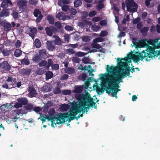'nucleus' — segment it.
<instances>
[{
  "mask_svg": "<svg viewBox=\"0 0 160 160\" xmlns=\"http://www.w3.org/2000/svg\"><path fill=\"white\" fill-rule=\"evenodd\" d=\"M158 39L150 40L149 41L145 39L140 41L138 43H136L137 44V47L139 48L146 47L147 51L146 54L148 57H150L151 56L150 54L153 52L154 49L158 48L160 47L158 45H156V44H158Z\"/></svg>",
  "mask_w": 160,
  "mask_h": 160,
  "instance_id": "obj_1",
  "label": "nucleus"
},
{
  "mask_svg": "<svg viewBox=\"0 0 160 160\" xmlns=\"http://www.w3.org/2000/svg\"><path fill=\"white\" fill-rule=\"evenodd\" d=\"M107 71L110 75H108V78L110 79H112L118 83H120L122 82L123 78H125L123 73L121 70H120V73L119 74H116L117 71V68L116 67L113 66L110 67L109 65L107 66Z\"/></svg>",
  "mask_w": 160,
  "mask_h": 160,
  "instance_id": "obj_2",
  "label": "nucleus"
},
{
  "mask_svg": "<svg viewBox=\"0 0 160 160\" xmlns=\"http://www.w3.org/2000/svg\"><path fill=\"white\" fill-rule=\"evenodd\" d=\"M85 94H78L75 95V97L77 100L78 101L80 106L85 108L86 112H87L91 107L90 104L87 101H84L82 100V97H84Z\"/></svg>",
  "mask_w": 160,
  "mask_h": 160,
  "instance_id": "obj_3",
  "label": "nucleus"
},
{
  "mask_svg": "<svg viewBox=\"0 0 160 160\" xmlns=\"http://www.w3.org/2000/svg\"><path fill=\"white\" fill-rule=\"evenodd\" d=\"M131 54L128 55V57H125L124 58L120 59L119 58H117L118 65L120 68H127L128 67V63H130L131 61L130 58Z\"/></svg>",
  "mask_w": 160,
  "mask_h": 160,
  "instance_id": "obj_4",
  "label": "nucleus"
},
{
  "mask_svg": "<svg viewBox=\"0 0 160 160\" xmlns=\"http://www.w3.org/2000/svg\"><path fill=\"white\" fill-rule=\"evenodd\" d=\"M134 0H128L126 2L127 10L129 12H136L138 8V4Z\"/></svg>",
  "mask_w": 160,
  "mask_h": 160,
  "instance_id": "obj_5",
  "label": "nucleus"
},
{
  "mask_svg": "<svg viewBox=\"0 0 160 160\" xmlns=\"http://www.w3.org/2000/svg\"><path fill=\"white\" fill-rule=\"evenodd\" d=\"M82 112V114L84 113L86 110L84 108L80 106H75L71 108V116H76L78 113H81Z\"/></svg>",
  "mask_w": 160,
  "mask_h": 160,
  "instance_id": "obj_6",
  "label": "nucleus"
},
{
  "mask_svg": "<svg viewBox=\"0 0 160 160\" xmlns=\"http://www.w3.org/2000/svg\"><path fill=\"white\" fill-rule=\"evenodd\" d=\"M69 115L68 113H59L57 117H56L55 120L56 122L54 123V124L56 126L57 124L59 125L60 124L65 122V119L68 118L69 117Z\"/></svg>",
  "mask_w": 160,
  "mask_h": 160,
  "instance_id": "obj_7",
  "label": "nucleus"
},
{
  "mask_svg": "<svg viewBox=\"0 0 160 160\" xmlns=\"http://www.w3.org/2000/svg\"><path fill=\"white\" fill-rule=\"evenodd\" d=\"M82 100L84 101H88V102L90 104L91 107H93L94 108H97V104L93 100V98H92L90 94L88 93L85 94L84 97H82Z\"/></svg>",
  "mask_w": 160,
  "mask_h": 160,
  "instance_id": "obj_8",
  "label": "nucleus"
},
{
  "mask_svg": "<svg viewBox=\"0 0 160 160\" xmlns=\"http://www.w3.org/2000/svg\"><path fill=\"white\" fill-rule=\"evenodd\" d=\"M138 53L139 54V55L135 56L133 59L135 62H138L140 60H143L145 58L148 57L146 54V51L143 50L141 52L140 51H138Z\"/></svg>",
  "mask_w": 160,
  "mask_h": 160,
  "instance_id": "obj_9",
  "label": "nucleus"
},
{
  "mask_svg": "<svg viewBox=\"0 0 160 160\" xmlns=\"http://www.w3.org/2000/svg\"><path fill=\"white\" fill-rule=\"evenodd\" d=\"M34 16L37 17L36 21L37 23L40 22L43 18V15L42 14L40 10L38 8L35 9L33 12Z\"/></svg>",
  "mask_w": 160,
  "mask_h": 160,
  "instance_id": "obj_10",
  "label": "nucleus"
},
{
  "mask_svg": "<svg viewBox=\"0 0 160 160\" xmlns=\"http://www.w3.org/2000/svg\"><path fill=\"white\" fill-rule=\"evenodd\" d=\"M45 30L46 33L50 36H52L53 33L56 32L57 31V29L53 26L47 27L45 28Z\"/></svg>",
  "mask_w": 160,
  "mask_h": 160,
  "instance_id": "obj_11",
  "label": "nucleus"
},
{
  "mask_svg": "<svg viewBox=\"0 0 160 160\" xmlns=\"http://www.w3.org/2000/svg\"><path fill=\"white\" fill-rule=\"evenodd\" d=\"M106 82L108 83L109 87L112 88H118L119 87L118 82H117L114 81L112 79H110L108 78H107Z\"/></svg>",
  "mask_w": 160,
  "mask_h": 160,
  "instance_id": "obj_12",
  "label": "nucleus"
},
{
  "mask_svg": "<svg viewBox=\"0 0 160 160\" xmlns=\"http://www.w3.org/2000/svg\"><path fill=\"white\" fill-rule=\"evenodd\" d=\"M11 68L8 62L6 61H3L1 62V70L5 72L9 71Z\"/></svg>",
  "mask_w": 160,
  "mask_h": 160,
  "instance_id": "obj_13",
  "label": "nucleus"
},
{
  "mask_svg": "<svg viewBox=\"0 0 160 160\" xmlns=\"http://www.w3.org/2000/svg\"><path fill=\"white\" fill-rule=\"evenodd\" d=\"M46 45L47 49L49 51H53L56 49L55 44L52 41H47Z\"/></svg>",
  "mask_w": 160,
  "mask_h": 160,
  "instance_id": "obj_14",
  "label": "nucleus"
},
{
  "mask_svg": "<svg viewBox=\"0 0 160 160\" xmlns=\"http://www.w3.org/2000/svg\"><path fill=\"white\" fill-rule=\"evenodd\" d=\"M27 2L25 0H20L17 3L18 6L19 7V10L21 12H23L24 11L25 8L24 7H26Z\"/></svg>",
  "mask_w": 160,
  "mask_h": 160,
  "instance_id": "obj_15",
  "label": "nucleus"
},
{
  "mask_svg": "<svg viewBox=\"0 0 160 160\" xmlns=\"http://www.w3.org/2000/svg\"><path fill=\"white\" fill-rule=\"evenodd\" d=\"M0 23L3 27L5 31L8 32L11 30L12 25L10 23L6 22H2Z\"/></svg>",
  "mask_w": 160,
  "mask_h": 160,
  "instance_id": "obj_16",
  "label": "nucleus"
},
{
  "mask_svg": "<svg viewBox=\"0 0 160 160\" xmlns=\"http://www.w3.org/2000/svg\"><path fill=\"white\" fill-rule=\"evenodd\" d=\"M28 92H29L28 96L31 98L35 97L36 95L37 94V91L33 86L29 87Z\"/></svg>",
  "mask_w": 160,
  "mask_h": 160,
  "instance_id": "obj_17",
  "label": "nucleus"
},
{
  "mask_svg": "<svg viewBox=\"0 0 160 160\" xmlns=\"http://www.w3.org/2000/svg\"><path fill=\"white\" fill-rule=\"evenodd\" d=\"M158 44H156V45H158L160 46V47L158 49L160 48V42L158 41ZM155 49H154V51L153 52H152V53H151L150 55V57H148L149 58H152L153 57L156 58L158 56H160V49L159 51L157 50L156 51H155Z\"/></svg>",
  "mask_w": 160,
  "mask_h": 160,
  "instance_id": "obj_18",
  "label": "nucleus"
},
{
  "mask_svg": "<svg viewBox=\"0 0 160 160\" xmlns=\"http://www.w3.org/2000/svg\"><path fill=\"white\" fill-rule=\"evenodd\" d=\"M111 91H114L113 92H112V96L115 97L116 98H117V94L118 92L117 91V90H116L114 88H107V89L106 90V93L109 94L111 93Z\"/></svg>",
  "mask_w": 160,
  "mask_h": 160,
  "instance_id": "obj_19",
  "label": "nucleus"
},
{
  "mask_svg": "<svg viewBox=\"0 0 160 160\" xmlns=\"http://www.w3.org/2000/svg\"><path fill=\"white\" fill-rule=\"evenodd\" d=\"M31 71V69L28 68H23L21 69L20 73L23 75L28 76L29 75Z\"/></svg>",
  "mask_w": 160,
  "mask_h": 160,
  "instance_id": "obj_20",
  "label": "nucleus"
},
{
  "mask_svg": "<svg viewBox=\"0 0 160 160\" xmlns=\"http://www.w3.org/2000/svg\"><path fill=\"white\" fill-rule=\"evenodd\" d=\"M101 87L103 88V87H104V88H100L97 86L96 88V92H97L98 94H102L103 93L104 90L107 89V88L106 85L105 84H103L102 85Z\"/></svg>",
  "mask_w": 160,
  "mask_h": 160,
  "instance_id": "obj_21",
  "label": "nucleus"
},
{
  "mask_svg": "<svg viewBox=\"0 0 160 160\" xmlns=\"http://www.w3.org/2000/svg\"><path fill=\"white\" fill-rule=\"evenodd\" d=\"M17 100L21 104L22 106L27 105L28 103V100L25 98H19L17 99Z\"/></svg>",
  "mask_w": 160,
  "mask_h": 160,
  "instance_id": "obj_22",
  "label": "nucleus"
},
{
  "mask_svg": "<svg viewBox=\"0 0 160 160\" xmlns=\"http://www.w3.org/2000/svg\"><path fill=\"white\" fill-rule=\"evenodd\" d=\"M130 68L129 66L127 68H125V71H124V69H121L125 78L127 76H130V70L129 69Z\"/></svg>",
  "mask_w": 160,
  "mask_h": 160,
  "instance_id": "obj_23",
  "label": "nucleus"
},
{
  "mask_svg": "<svg viewBox=\"0 0 160 160\" xmlns=\"http://www.w3.org/2000/svg\"><path fill=\"white\" fill-rule=\"evenodd\" d=\"M46 119H48V121H51V126L52 127H55L54 126L55 120L56 117L54 116L50 115L49 116L46 115Z\"/></svg>",
  "mask_w": 160,
  "mask_h": 160,
  "instance_id": "obj_24",
  "label": "nucleus"
},
{
  "mask_svg": "<svg viewBox=\"0 0 160 160\" xmlns=\"http://www.w3.org/2000/svg\"><path fill=\"white\" fill-rule=\"evenodd\" d=\"M53 37L55 38V40L52 41L55 44L58 45H61L62 42L60 38L58 36L56 35L54 36Z\"/></svg>",
  "mask_w": 160,
  "mask_h": 160,
  "instance_id": "obj_25",
  "label": "nucleus"
},
{
  "mask_svg": "<svg viewBox=\"0 0 160 160\" xmlns=\"http://www.w3.org/2000/svg\"><path fill=\"white\" fill-rule=\"evenodd\" d=\"M14 112L18 115L22 116L23 114H26L28 112L25 109H17L14 110Z\"/></svg>",
  "mask_w": 160,
  "mask_h": 160,
  "instance_id": "obj_26",
  "label": "nucleus"
},
{
  "mask_svg": "<svg viewBox=\"0 0 160 160\" xmlns=\"http://www.w3.org/2000/svg\"><path fill=\"white\" fill-rule=\"evenodd\" d=\"M45 75V79L47 81H48L53 77V74L52 72L48 71L46 72Z\"/></svg>",
  "mask_w": 160,
  "mask_h": 160,
  "instance_id": "obj_27",
  "label": "nucleus"
},
{
  "mask_svg": "<svg viewBox=\"0 0 160 160\" xmlns=\"http://www.w3.org/2000/svg\"><path fill=\"white\" fill-rule=\"evenodd\" d=\"M83 90V88L81 86L75 87L73 92L74 93H79L82 92Z\"/></svg>",
  "mask_w": 160,
  "mask_h": 160,
  "instance_id": "obj_28",
  "label": "nucleus"
},
{
  "mask_svg": "<svg viewBox=\"0 0 160 160\" xmlns=\"http://www.w3.org/2000/svg\"><path fill=\"white\" fill-rule=\"evenodd\" d=\"M149 30V28L148 27H145L142 28L140 32L142 33L143 36H146L147 35V32Z\"/></svg>",
  "mask_w": 160,
  "mask_h": 160,
  "instance_id": "obj_29",
  "label": "nucleus"
},
{
  "mask_svg": "<svg viewBox=\"0 0 160 160\" xmlns=\"http://www.w3.org/2000/svg\"><path fill=\"white\" fill-rule=\"evenodd\" d=\"M46 72L45 69L44 68H39L36 71L35 73L39 75L43 74Z\"/></svg>",
  "mask_w": 160,
  "mask_h": 160,
  "instance_id": "obj_30",
  "label": "nucleus"
},
{
  "mask_svg": "<svg viewBox=\"0 0 160 160\" xmlns=\"http://www.w3.org/2000/svg\"><path fill=\"white\" fill-rule=\"evenodd\" d=\"M47 19L50 24H54V19L52 15L50 14L48 15L47 17Z\"/></svg>",
  "mask_w": 160,
  "mask_h": 160,
  "instance_id": "obj_31",
  "label": "nucleus"
},
{
  "mask_svg": "<svg viewBox=\"0 0 160 160\" xmlns=\"http://www.w3.org/2000/svg\"><path fill=\"white\" fill-rule=\"evenodd\" d=\"M9 15V12L7 10H3L0 13V16L1 17L5 18Z\"/></svg>",
  "mask_w": 160,
  "mask_h": 160,
  "instance_id": "obj_32",
  "label": "nucleus"
},
{
  "mask_svg": "<svg viewBox=\"0 0 160 160\" xmlns=\"http://www.w3.org/2000/svg\"><path fill=\"white\" fill-rule=\"evenodd\" d=\"M39 56L42 58H45L47 56L46 50L45 49L40 50L39 52Z\"/></svg>",
  "mask_w": 160,
  "mask_h": 160,
  "instance_id": "obj_33",
  "label": "nucleus"
},
{
  "mask_svg": "<svg viewBox=\"0 0 160 160\" xmlns=\"http://www.w3.org/2000/svg\"><path fill=\"white\" fill-rule=\"evenodd\" d=\"M69 108V106L67 104H62L60 107V108L62 111H67Z\"/></svg>",
  "mask_w": 160,
  "mask_h": 160,
  "instance_id": "obj_34",
  "label": "nucleus"
},
{
  "mask_svg": "<svg viewBox=\"0 0 160 160\" xmlns=\"http://www.w3.org/2000/svg\"><path fill=\"white\" fill-rule=\"evenodd\" d=\"M103 0H101L98 2V4L96 6V8L98 10H100L104 8V4L102 2Z\"/></svg>",
  "mask_w": 160,
  "mask_h": 160,
  "instance_id": "obj_35",
  "label": "nucleus"
},
{
  "mask_svg": "<svg viewBox=\"0 0 160 160\" xmlns=\"http://www.w3.org/2000/svg\"><path fill=\"white\" fill-rule=\"evenodd\" d=\"M22 51L19 49H16L14 52V55L17 57H20L22 54Z\"/></svg>",
  "mask_w": 160,
  "mask_h": 160,
  "instance_id": "obj_36",
  "label": "nucleus"
},
{
  "mask_svg": "<svg viewBox=\"0 0 160 160\" xmlns=\"http://www.w3.org/2000/svg\"><path fill=\"white\" fill-rule=\"evenodd\" d=\"M2 52L3 54V55L4 56H9L11 53V52L10 49H4L2 51Z\"/></svg>",
  "mask_w": 160,
  "mask_h": 160,
  "instance_id": "obj_37",
  "label": "nucleus"
},
{
  "mask_svg": "<svg viewBox=\"0 0 160 160\" xmlns=\"http://www.w3.org/2000/svg\"><path fill=\"white\" fill-rule=\"evenodd\" d=\"M63 14L62 12H58L57 14L56 17L58 18L59 20H65V18L63 16Z\"/></svg>",
  "mask_w": 160,
  "mask_h": 160,
  "instance_id": "obj_38",
  "label": "nucleus"
},
{
  "mask_svg": "<svg viewBox=\"0 0 160 160\" xmlns=\"http://www.w3.org/2000/svg\"><path fill=\"white\" fill-rule=\"evenodd\" d=\"M34 44L37 48H39L41 46V43L39 39L36 38L34 41Z\"/></svg>",
  "mask_w": 160,
  "mask_h": 160,
  "instance_id": "obj_39",
  "label": "nucleus"
},
{
  "mask_svg": "<svg viewBox=\"0 0 160 160\" xmlns=\"http://www.w3.org/2000/svg\"><path fill=\"white\" fill-rule=\"evenodd\" d=\"M40 57L38 54L36 55L33 58L32 60L33 62L36 63H38L41 60Z\"/></svg>",
  "mask_w": 160,
  "mask_h": 160,
  "instance_id": "obj_40",
  "label": "nucleus"
},
{
  "mask_svg": "<svg viewBox=\"0 0 160 160\" xmlns=\"http://www.w3.org/2000/svg\"><path fill=\"white\" fill-rule=\"evenodd\" d=\"M91 28L93 31L97 32L100 29V27L99 26L94 24L92 25Z\"/></svg>",
  "mask_w": 160,
  "mask_h": 160,
  "instance_id": "obj_41",
  "label": "nucleus"
},
{
  "mask_svg": "<svg viewBox=\"0 0 160 160\" xmlns=\"http://www.w3.org/2000/svg\"><path fill=\"white\" fill-rule=\"evenodd\" d=\"M65 72L67 73L71 74L75 72V70L74 68H68L65 70Z\"/></svg>",
  "mask_w": 160,
  "mask_h": 160,
  "instance_id": "obj_42",
  "label": "nucleus"
},
{
  "mask_svg": "<svg viewBox=\"0 0 160 160\" xmlns=\"http://www.w3.org/2000/svg\"><path fill=\"white\" fill-rule=\"evenodd\" d=\"M21 63L22 64L26 65H28L30 63V62L28 59L24 58L22 59L21 61Z\"/></svg>",
  "mask_w": 160,
  "mask_h": 160,
  "instance_id": "obj_43",
  "label": "nucleus"
},
{
  "mask_svg": "<svg viewBox=\"0 0 160 160\" xmlns=\"http://www.w3.org/2000/svg\"><path fill=\"white\" fill-rule=\"evenodd\" d=\"M24 108L26 110H29L30 111L33 108V105L31 103H28L26 105V106H24Z\"/></svg>",
  "mask_w": 160,
  "mask_h": 160,
  "instance_id": "obj_44",
  "label": "nucleus"
},
{
  "mask_svg": "<svg viewBox=\"0 0 160 160\" xmlns=\"http://www.w3.org/2000/svg\"><path fill=\"white\" fill-rule=\"evenodd\" d=\"M87 54V53H86L85 52L79 51L77 52L76 53H75V55L76 57H82Z\"/></svg>",
  "mask_w": 160,
  "mask_h": 160,
  "instance_id": "obj_45",
  "label": "nucleus"
},
{
  "mask_svg": "<svg viewBox=\"0 0 160 160\" xmlns=\"http://www.w3.org/2000/svg\"><path fill=\"white\" fill-rule=\"evenodd\" d=\"M74 7L77 8L81 5L82 2L81 0H76L74 1Z\"/></svg>",
  "mask_w": 160,
  "mask_h": 160,
  "instance_id": "obj_46",
  "label": "nucleus"
},
{
  "mask_svg": "<svg viewBox=\"0 0 160 160\" xmlns=\"http://www.w3.org/2000/svg\"><path fill=\"white\" fill-rule=\"evenodd\" d=\"M86 12V16L87 17L88 16V15L90 17H92L95 16L97 14L96 12L94 10L90 12L88 14L87 12Z\"/></svg>",
  "mask_w": 160,
  "mask_h": 160,
  "instance_id": "obj_47",
  "label": "nucleus"
},
{
  "mask_svg": "<svg viewBox=\"0 0 160 160\" xmlns=\"http://www.w3.org/2000/svg\"><path fill=\"white\" fill-rule=\"evenodd\" d=\"M66 53L69 54L71 55L75 53V51L72 48H68L66 50Z\"/></svg>",
  "mask_w": 160,
  "mask_h": 160,
  "instance_id": "obj_48",
  "label": "nucleus"
},
{
  "mask_svg": "<svg viewBox=\"0 0 160 160\" xmlns=\"http://www.w3.org/2000/svg\"><path fill=\"white\" fill-rule=\"evenodd\" d=\"M61 90L60 88L57 87L54 89L53 92L55 94H58L61 92Z\"/></svg>",
  "mask_w": 160,
  "mask_h": 160,
  "instance_id": "obj_49",
  "label": "nucleus"
},
{
  "mask_svg": "<svg viewBox=\"0 0 160 160\" xmlns=\"http://www.w3.org/2000/svg\"><path fill=\"white\" fill-rule=\"evenodd\" d=\"M69 12L71 15H75L77 13L76 10L73 8H69Z\"/></svg>",
  "mask_w": 160,
  "mask_h": 160,
  "instance_id": "obj_50",
  "label": "nucleus"
},
{
  "mask_svg": "<svg viewBox=\"0 0 160 160\" xmlns=\"http://www.w3.org/2000/svg\"><path fill=\"white\" fill-rule=\"evenodd\" d=\"M38 2V0H29V3L30 5H36Z\"/></svg>",
  "mask_w": 160,
  "mask_h": 160,
  "instance_id": "obj_51",
  "label": "nucleus"
},
{
  "mask_svg": "<svg viewBox=\"0 0 160 160\" xmlns=\"http://www.w3.org/2000/svg\"><path fill=\"white\" fill-rule=\"evenodd\" d=\"M47 64V62L45 60H42L39 64V66L41 67L42 66H46Z\"/></svg>",
  "mask_w": 160,
  "mask_h": 160,
  "instance_id": "obj_52",
  "label": "nucleus"
},
{
  "mask_svg": "<svg viewBox=\"0 0 160 160\" xmlns=\"http://www.w3.org/2000/svg\"><path fill=\"white\" fill-rule=\"evenodd\" d=\"M72 60L73 62L74 63H79L80 61L79 58L76 57H73Z\"/></svg>",
  "mask_w": 160,
  "mask_h": 160,
  "instance_id": "obj_53",
  "label": "nucleus"
},
{
  "mask_svg": "<svg viewBox=\"0 0 160 160\" xmlns=\"http://www.w3.org/2000/svg\"><path fill=\"white\" fill-rule=\"evenodd\" d=\"M55 26L58 29H60L62 28V24L59 22H55Z\"/></svg>",
  "mask_w": 160,
  "mask_h": 160,
  "instance_id": "obj_54",
  "label": "nucleus"
},
{
  "mask_svg": "<svg viewBox=\"0 0 160 160\" xmlns=\"http://www.w3.org/2000/svg\"><path fill=\"white\" fill-rule=\"evenodd\" d=\"M108 34V32L107 31H102L100 34V36L101 37H104L107 36Z\"/></svg>",
  "mask_w": 160,
  "mask_h": 160,
  "instance_id": "obj_55",
  "label": "nucleus"
},
{
  "mask_svg": "<svg viewBox=\"0 0 160 160\" xmlns=\"http://www.w3.org/2000/svg\"><path fill=\"white\" fill-rule=\"evenodd\" d=\"M62 10L64 12H67L68 10H69V7L67 5H63L62 7Z\"/></svg>",
  "mask_w": 160,
  "mask_h": 160,
  "instance_id": "obj_56",
  "label": "nucleus"
},
{
  "mask_svg": "<svg viewBox=\"0 0 160 160\" xmlns=\"http://www.w3.org/2000/svg\"><path fill=\"white\" fill-rule=\"evenodd\" d=\"M140 18H137L133 20L132 21V23L133 24H138V22H140L139 21H140Z\"/></svg>",
  "mask_w": 160,
  "mask_h": 160,
  "instance_id": "obj_57",
  "label": "nucleus"
},
{
  "mask_svg": "<svg viewBox=\"0 0 160 160\" xmlns=\"http://www.w3.org/2000/svg\"><path fill=\"white\" fill-rule=\"evenodd\" d=\"M52 68L54 70H57L59 69V65L58 64H55L52 66Z\"/></svg>",
  "mask_w": 160,
  "mask_h": 160,
  "instance_id": "obj_58",
  "label": "nucleus"
},
{
  "mask_svg": "<svg viewBox=\"0 0 160 160\" xmlns=\"http://www.w3.org/2000/svg\"><path fill=\"white\" fill-rule=\"evenodd\" d=\"M71 93V90H64L62 91V94L65 95L70 94Z\"/></svg>",
  "mask_w": 160,
  "mask_h": 160,
  "instance_id": "obj_59",
  "label": "nucleus"
},
{
  "mask_svg": "<svg viewBox=\"0 0 160 160\" xmlns=\"http://www.w3.org/2000/svg\"><path fill=\"white\" fill-rule=\"evenodd\" d=\"M33 111L38 113L41 111V109L38 107H35L33 108Z\"/></svg>",
  "mask_w": 160,
  "mask_h": 160,
  "instance_id": "obj_60",
  "label": "nucleus"
},
{
  "mask_svg": "<svg viewBox=\"0 0 160 160\" xmlns=\"http://www.w3.org/2000/svg\"><path fill=\"white\" fill-rule=\"evenodd\" d=\"M65 29L68 31H71L73 30V27L69 25H66L65 27Z\"/></svg>",
  "mask_w": 160,
  "mask_h": 160,
  "instance_id": "obj_61",
  "label": "nucleus"
},
{
  "mask_svg": "<svg viewBox=\"0 0 160 160\" xmlns=\"http://www.w3.org/2000/svg\"><path fill=\"white\" fill-rule=\"evenodd\" d=\"M22 107V106L21 104L19 103V102H16V103H15L13 106V107L17 109H18L20 108H21Z\"/></svg>",
  "mask_w": 160,
  "mask_h": 160,
  "instance_id": "obj_62",
  "label": "nucleus"
},
{
  "mask_svg": "<svg viewBox=\"0 0 160 160\" xmlns=\"http://www.w3.org/2000/svg\"><path fill=\"white\" fill-rule=\"evenodd\" d=\"M12 15L13 16L14 18L16 19L18 17V13L17 12L14 11L12 12Z\"/></svg>",
  "mask_w": 160,
  "mask_h": 160,
  "instance_id": "obj_63",
  "label": "nucleus"
},
{
  "mask_svg": "<svg viewBox=\"0 0 160 160\" xmlns=\"http://www.w3.org/2000/svg\"><path fill=\"white\" fill-rule=\"evenodd\" d=\"M142 23L141 22H139L137 24V28L139 31L142 29Z\"/></svg>",
  "mask_w": 160,
  "mask_h": 160,
  "instance_id": "obj_64",
  "label": "nucleus"
}]
</instances>
